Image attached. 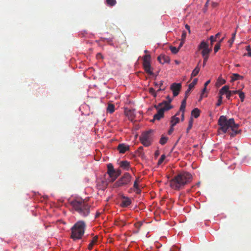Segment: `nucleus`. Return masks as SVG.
<instances>
[{
	"instance_id": "nucleus-1",
	"label": "nucleus",
	"mask_w": 251,
	"mask_h": 251,
	"mask_svg": "<svg viewBox=\"0 0 251 251\" xmlns=\"http://www.w3.org/2000/svg\"><path fill=\"white\" fill-rule=\"evenodd\" d=\"M193 179L192 175L187 172H182L175 176L169 181L170 186L175 190L178 191L184 188Z\"/></svg>"
},
{
	"instance_id": "nucleus-2",
	"label": "nucleus",
	"mask_w": 251,
	"mask_h": 251,
	"mask_svg": "<svg viewBox=\"0 0 251 251\" xmlns=\"http://www.w3.org/2000/svg\"><path fill=\"white\" fill-rule=\"evenodd\" d=\"M218 124L220 126L219 130H221L223 133H226L229 128H231L232 131L237 130L239 125L235 123L233 118L227 120L226 116H221L218 119Z\"/></svg>"
},
{
	"instance_id": "nucleus-3",
	"label": "nucleus",
	"mask_w": 251,
	"mask_h": 251,
	"mask_svg": "<svg viewBox=\"0 0 251 251\" xmlns=\"http://www.w3.org/2000/svg\"><path fill=\"white\" fill-rule=\"evenodd\" d=\"M75 211L81 216L85 217L90 213V206L82 200H74L70 202Z\"/></svg>"
},
{
	"instance_id": "nucleus-4",
	"label": "nucleus",
	"mask_w": 251,
	"mask_h": 251,
	"mask_svg": "<svg viewBox=\"0 0 251 251\" xmlns=\"http://www.w3.org/2000/svg\"><path fill=\"white\" fill-rule=\"evenodd\" d=\"M86 224L84 222L79 221L76 222L71 228V238L74 240L80 239L83 236Z\"/></svg>"
},
{
	"instance_id": "nucleus-5",
	"label": "nucleus",
	"mask_w": 251,
	"mask_h": 251,
	"mask_svg": "<svg viewBox=\"0 0 251 251\" xmlns=\"http://www.w3.org/2000/svg\"><path fill=\"white\" fill-rule=\"evenodd\" d=\"M132 176L128 173H126L118 181L114 184V187H118L124 185H128L131 182Z\"/></svg>"
},
{
	"instance_id": "nucleus-6",
	"label": "nucleus",
	"mask_w": 251,
	"mask_h": 251,
	"mask_svg": "<svg viewBox=\"0 0 251 251\" xmlns=\"http://www.w3.org/2000/svg\"><path fill=\"white\" fill-rule=\"evenodd\" d=\"M140 140L144 146L149 147L150 146L152 142L151 131H148L143 133L140 137Z\"/></svg>"
},
{
	"instance_id": "nucleus-7",
	"label": "nucleus",
	"mask_w": 251,
	"mask_h": 251,
	"mask_svg": "<svg viewBox=\"0 0 251 251\" xmlns=\"http://www.w3.org/2000/svg\"><path fill=\"white\" fill-rule=\"evenodd\" d=\"M165 106L159 107L158 108V111L153 116V119L151 120V122H153L155 120H160L161 118L164 117V113L166 111H168L173 108V106H170L168 104H166Z\"/></svg>"
},
{
	"instance_id": "nucleus-8",
	"label": "nucleus",
	"mask_w": 251,
	"mask_h": 251,
	"mask_svg": "<svg viewBox=\"0 0 251 251\" xmlns=\"http://www.w3.org/2000/svg\"><path fill=\"white\" fill-rule=\"evenodd\" d=\"M181 84L180 83H173L170 86V89L172 91L173 96L174 97L177 96L179 94L181 89Z\"/></svg>"
},
{
	"instance_id": "nucleus-9",
	"label": "nucleus",
	"mask_w": 251,
	"mask_h": 251,
	"mask_svg": "<svg viewBox=\"0 0 251 251\" xmlns=\"http://www.w3.org/2000/svg\"><path fill=\"white\" fill-rule=\"evenodd\" d=\"M166 99H167V101L166 100H164L162 102H160L159 103L158 105H155L154 106V107L156 108V109H158L159 108V107H162V106H166V104H168L169 106H172L171 104H170V103L171 102V101H172V99L169 96H167L166 97Z\"/></svg>"
},
{
	"instance_id": "nucleus-10",
	"label": "nucleus",
	"mask_w": 251,
	"mask_h": 251,
	"mask_svg": "<svg viewBox=\"0 0 251 251\" xmlns=\"http://www.w3.org/2000/svg\"><path fill=\"white\" fill-rule=\"evenodd\" d=\"M131 203V200L125 196H122L120 206L122 207H126Z\"/></svg>"
},
{
	"instance_id": "nucleus-11",
	"label": "nucleus",
	"mask_w": 251,
	"mask_h": 251,
	"mask_svg": "<svg viewBox=\"0 0 251 251\" xmlns=\"http://www.w3.org/2000/svg\"><path fill=\"white\" fill-rule=\"evenodd\" d=\"M151 55L149 54L145 55L143 58L144 68H149L151 66Z\"/></svg>"
},
{
	"instance_id": "nucleus-12",
	"label": "nucleus",
	"mask_w": 251,
	"mask_h": 251,
	"mask_svg": "<svg viewBox=\"0 0 251 251\" xmlns=\"http://www.w3.org/2000/svg\"><path fill=\"white\" fill-rule=\"evenodd\" d=\"M158 61L161 64L169 63L170 59L169 56L165 55H160L157 57Z\"/></svg>"
},
{
	"instance_id": "nucleus-13",
	"label": "nucleus",
	"mask_w": 251,
	"mask_h": 251,
	"mask_svg": "<svg viewBox=\"0 0 251 251\" xmlns=\"http://www.w3.org/2000/svg\"><path fill=\"white\" fill-rule=\"evenodd\" d=\"M129 149L128 146H126L124 144H120L117 147V150L121 153H124Z\"/></svg>"
},
{
	"instance_id": "nucleus-14",
	"label": "nucleus",
	"mask_w": 251,
	"mask_h": 251,
	"mask_svg": "<svg viewBox=\"0 0 251 251\" xmlns=\"http://www.w3.org/2000/svg\"><path fill=\"white\" fill-rule=\"evenodd\" d=\"M120 166L126 170H128L130 168V163L127 161H122L120 163Z\"/></svg>"
},
{
	"instance_id": "nucleus-15",
	"label": "nucleus",
	"mask_w": 251,
	"mask_h": 251,
	"mask_svg": "<svg viewBox=\"0 0 251 251\" xmlns=\"http://www.w3.org/2000/svg\"><path fill=\"white\" fill-rule=\"evenodd\" d=\"M107 174H108L109 177L111 178L112 176L115 173V170L113 168V166L112 164L109 163L107 164Z\"/></svg>"
},
{
	"instance_id": "nucleus-16",
	"label": "nucleus",
	"mask_w": 251,
	"mask_h": 251,
	"mask_svg": "<svg viewBox=\"0 0 251 251\" xmlns=\"http://www.w3.org/2000/svg\"><path fill=\"white\" fill-rule=\"evenodd\" d=\"M230 94H238L241 101L243 102L244 100V99L245 97V94H244V93L242 92L240 90H234L232 92H230Z\"/></svg>"
},
{
	"instance_id": "nucleus-17",
	"label": "nucleus",
	"mask_w": 251,
	"mask_h": 251,
	"mask_svg": "<svg viewBox=\"0 0 251 251\" xmlns=\"http://www.w3.org/2000/svg\"><path fill=\"white\" fill-rule=\"evenodd\" d=\"M98 236H95V237H93V239L92 240L90 243L88 245V248L89 250H91L93 249L94 245L97 243V242L98 241Z\"/></svg>"
},
{
	"instance_id": "nucleus-18",
	"label": "nucleus",
	"mask_w": 251,
	"mask_h": 251,
	"mask_svg": "<svg viewBox=\"0 0 251 251\" xmlns=\"http://www.w3.org/2000/svg\"><path fill=\"white\" fill-rule=\"evenodd\" d=\"M229 91V86L227 85H225L220 90L219 94L222 96L225 94L226 95L227 93H228Z\"/></svg>"
},
{
	"instance_id": "nucleus-19",
	"label": "nucleus",
	"mask_w": 251,
	"mask_h": 251,
	"mask_svg": "<svg viewBox=\"0 0 251 251\" xmlns=\"http://www.w3.org/2000/svg\"><path fill=\"white\" fill-rule=\"evenodd\" d=\"M121 174V170L119 169L116 171L115 170V173L114 175L111 177V181H114Z\"/></svg>"
},
{
	"instance_id": "nucleus-20",
	"label": "nucleus",
	"mask_w": 251,
	"mask_h": 251,
	"mask_svg": "<svg viewBox=\"0 0 251 251\" xmlns=\"http://www.w3.org/2000/svg\"><path fill=\"white\" fill-rule=\"evenodd\" d=\"M208 48V45L204 41H202L198 47L199 50H205V49H206Z\"/></svg>"
},
{
	"instance_id": "nucleus-21",
	"label": "nucleus",
	"mask_w": 251,
	"mask_h": 251,
	"mask_svg": "<svg viewBox=\"0 0 251 251\" xmlns=\"http://www.w3.org/2000/svg\"><path fill=\"white\" fill-rule=\"evenodd\" d=\"M200 114V110L198 108H196L192 111L191 115L195 118H197L198 117H199Z\"/></svg>"
},
{
	"instance_id": "nucleus-22",
	"label": "nucleus",
	"mask_w": 251,
	"mask_h": 251,
	"mask_svg": "<svg viewBox=\"0 0 251 251\" xmlns=\"http://www.w3.org/2000/svg\"><path fill=\"white\" fill-rule=\"evenodd\" d=\"M243 78V76L239 75L238 74H233L231 76V81H234L235 80L242 79Z\"/></svg>"
},
{
	"instance_id": "nucleus-23",
	"label": "nucleus",
	"mask_w": 251,
	"mask_h": 251,
	"mask_svg": "<svg viewBox=\"0 0 251 251\" xmlns=\"http://www.w3.org/2000/svg\"><path fill=\"white\" fill-rule=\"evenodd\" d=\"M179 121V119L178 117H176V116H173L171 120V123L172 126H176Z\"/></svg>"
},
{
	"instance_id": "nucleus-24",
	"label": "nucleus",
	"mask_w": 251,
	"mask_h": 251,
	"mask_svg": "<svg viewBox=\"0 0 251 251\" xmlns=\"http://www.w3.org/2000/svg\"><path fill=\"white\" fill-rule=\"evenodd\" d=\"M126 115L128 117V119L131 121H133L134 119L135 116L134 115L133 111L131 110L126 111Z\"/></svg>"
},
{
	"instance_id": "nucleus-25",
	"label": "nucleus",
	"mask_w": 251,
	"mask_h": 251,
	"mask_svg": "<svg viewBox=\"0 0 251 251\" xmlns=\"http://www.w3.org/2000/svg\"><path fill=\"white\" fill-rule=\"evenodd\" d=\"M186 100L187 99H184L181 102V104L179 109L180 111H181L182 112H185V109L186 105Z\"/></svg>"
},
{
	"instance_id": "nucleus-26",
	"label": "nucleus",
	"mask_w": 251,
	"mask_h": 251,
	"mask_svg": "<svg viewBox=\"0 0 251 251\" xmlns=\"http://www.w3.org/2000/svg\"><path fill=\"white\" fill-rule=\"evenodd\" d=\"M115 110V107L113 104L109 103L107 107V112L112 113Z\"/></svg>"
},
{
	"instance_id": "nucleus-27",
	"label": "nucleus",
	"mask_w": 251,
	"mask_h": 251,
	"mask_svg": "<svg viewBox=\"0 0 251 251\" xmlns=\"http://www.w3.org/2000/svg\"><path fill=\"white\" fill-rule=\"evenodd\" d=\"M200 70V68L198 65L193 71V72L191 74V78H192L193 77L196 76L199 73Z\"/></svg>"
},
{
	"instance_id": "nucleus-28",
	"label": "nucleus",
	"mask_w": 251,
	"mask_h": 251,
	"mask_svg": "<svg viewBox=\"0 0 251 251\" xmlns=\"http://www.w3.org/2000/svg\"><path fill=\"white\" fill-rule=\"evenodd\" d=\"M211 51V49L208 48L205 49V50H201V55L202 56H209V54Z\"/></svg>"
},
{
	"instance_id": "nucleus-29",
	"label": "nucleus",
	"mask_w": 251,
	"mask_h": 251,
	"mask_svg": "<svg viewBox=\"0 0 251 251\" xmlns=\"http://www.w3.org/2000/svg\"><path fill=\"white\" fill-rule=\"evenodd\" d=\"M105 2L106 4L110 6H113L116 4V0H105Z\"/></svg>"
},
{
	"instance_id": "nucleus-30",
	"label": "nucleus",
	"mask_w": 251,
	"mask_h": 251,
	"mask_svg": "<svg viewBox=\"0 0 251 251\" xmlns=\"http://www.w3.org/2000/svg\"><path fill=\"white\" fill-rule=\"evenodd\" d=\"M235 36H236V32L232 33V38L230 39H229L228 41V42L230 44V46L232 45L233 43L234 42V41L235 38Z\"/></svg>"
},
{
	"instance_id": "nucleus-31",
	"label": "nucleus",
	"mask_w": 251,
	"mask_h": 251,
	"mask_svg": "<svg viewBox=\"0 0 251 251\" xmlns=\"http://www.w3.org/2000/svg\"><path fill=\"white\" fill-rule=\"evenodd\" d=\"M168 138L164 136H162L160 139L159 143L161 145H164L167 141Z\"/></svg>"
},
{
	"instance_id": "nucleus-32",
	"label": "nucleus",
	"mask_w": 251,
	"mask_h": 251,
	"mask_svg": "<svg viewBox=\"0 0 251 251\" xmlns=\"http://www.w3.org/2000/svg\"><path fill=\"white\" fill-rule=\"evenodd\" d=\"M170 49L171 52L174 54H176V53L178 52L179 50L178 48H176V47L173 46H170Z\"/></svg>"
},
{
	"instance_id": "nucleus-33",
	"label": "nucleus",
	"mask_w": 251,
	"mask_h": 251,
	"mask_svg": "<svg viewBox=\"0 0 251 251\" xmlns=\"http://www.w3.org/2000/svg\"><path fill=\"white\" fill-rule=\"evenodd\" d=\"M165 158H166V156L165 154L161 155L160 158H159V159L158 161L157 165H161L162 163V162L164 161V160H165Z\"/></svg>"
},
{
	"instance_id": "nucleus-34",
	"label": "nucleus",
	"mask_w": 251,
	"mask_h": 251,
	"mask_svg": "<svg viewBox=\"0 0 251 251\" xmlns=\"http://www.w3.org/2000/svg\"><path fill=\"white\" fill-rule=\"evenodd\" d=\"M197 82H198V79L195 78L193 80V82L189 85V87L190 89H193L194 87V86H195V85L197 83Z\"/></svg>"
},
{
	"instance_id": "nucleus-35",
	"label": "nucleus",
	"mask_w": 251,
	"mask_h": 251,
	"mask_svg": "<svg viewBox=\"0 0 251 251\" xmlns=\"http://www.w3.org/2000/svg\"><path fill=\"white\" fill-rule=\"evenodd\" d=\"M138 183L139 182H137V181H135L134 182L133 187L136 189L137 193H140L141 192V190L139 187Z\"/></svg>"
},
{
	"instance_id": "nucleus-36",
	"label": "nucleus",
	"mask_w": 251,
	"mask_h": 251,
	"mask_svg": "<svg viewBox=\"0 0 251 251\" xmlns=\"http://www.w3.org/2000/svg\"><path fill=\"white\" fill-rule=\"evenodd\" d=\"M144 69L145 71H146V72L147 73H148V74H149L150 75H153V72L151 70V66L149 67V68H144Z\"/></svg>"
},
{
	"instance_id": "nucleus-37",
	"label": "nucleus",
	"mask_w": 251,
	"mask_h": 251,
	"mask_svg": "<svg viewBox=\"0 0 251 251\" xmlns=\"http://www.w3.org/2000/svg\"><path fill=\"white\" fill-rule=\"evenodd\" d=\"M149 92L153 96V97L155 98L156 97V92L153 88H150L149 89Z\"/></svg>"
},
{
	"instance_id": "nucleus-38",
	"label": "nucleus",
	"mask_w": 251,
	"mask_h": 251,
	"mask_svg": "<svg viewBox=\"0 0 251 251\" xmlns=\"http://www.w3.org/2000/svg\"><path fill=\"white\" fill-rule=\"evenodd\" d=\"M241 132V130H234V131H232V132L230 133V135L231 137H233L235 136H236L237 134H238Z\"/></svg>"
},
{
	"instance_id": "nucleus-39",
	"label": "nucleus",
	"mask_w": 251,
	"mask_h": 251,
	"mask_svg": "<svg viewBox=\"0 0 251 251\" xmlns=\"http://www.w3.org/2000/svg\"><path fill=\"white\" fill-rule=\"evenodd\" d=\"M246 50L248 51V53L245 54V55H248V56L251 57V48L250 46L246 47Z\"/></svg>"
},
{
	"instance_id": "nucleus-40",
	"label": "nucleus",
	"mask_w": 251,
	"mask_h": 251,
	"mask_svg": "<svg viewBox=\"0 0 251 251\" xmlns=\"http://www.w3.org/2000/svg\"><path fill=\"white\" fill-rule=\"evenodd\" d=\"M222 99H223L222 96L220 95L219 96L218 101L216 104L217 106H219L221 104L222 102Z\"/></svg>"
},
{
	"instance_id": "nucleus-41",
	"label": "nucleus",
	"mask_w": 251,
	"mask_h": 251,
	"mask_svg": "<svg viewBox=\"0 0 251 251\" xmlns=\"http://www.w3.org/2000/svg\"><path fill=\"white\" fill-rule=\"evenodd\" d=\"M221 47V44L220 43H217L214 47V50L215 52H217L218 50L220 49Z\"/></svg>"
},
{
	"instance_id": "nucleus-42",
	"label": "nucleus",
	"mask_w": 251,
	"mask_h": 251,
	"mask_svg": "<svg viewBox=\"0 0 251 251\" xmlns=\"http://www.w3.org/2000/svg\"><path fill=\"white\" fill-rule=\"evenodd\" d=\"M192 89H190L189 87L188 88V89L187 90V91L185 92V98L184 99H187L188 97L189 96L190 93V92H191V90Z\"/></svg>"
},
{
	"instance_id": "nucleus-43",
	"label": "nucleus",
	"mask_w": 251,
	"mask_h": 251,
	"mask_svg": "<svg viewBox=\"0 0 251 251\" xmlns=\"http://www.w3.org/2000/svg\"><path fill=\"white\" fill-rule=\"evenodd\" d=\"M192 125H193V120H192V119H191L189 121V125H188V126L187 129V132H188L189 130L191 129V128L192 127Z\"/></svg>"
},
{
	"instance_id": "nucleus-44",
	"label": "nucleus",
	"mask_w": 251,
	"mask_h": 251,
	"mask_svg": "<svg viewBox=\"0 0 251 251\" xmlns=\"http://www.w3.org/2000/svg\"><path fill=\"white\" fill-rule=\"evenodd\" d=\"M203 58V66H204L208 59L209 56H202Z\"/></svg>"
},
{
	"instance_id": "nucleus-45",
	"label": "nucleus",
	"mask_w": 251,
	"mask_h": 251,
	"mask_svg": "<svg viewBox=\"0 0 251 251\" xmlns=\"http://www.w3.org/2000/svg\"><path fill=\"white\" fill-rule=\"evenodd\" d=\"M186 37V32L185 31H183L181 35V40L185 41V39Z\"/></svg>"
},
{
	"instance_id": "nucleus-46",
	"label": "nucleus",
	"mask_w": 251,
	"mask_h": 251,
	"mask_svg": "<svg viewBox=\"0 0 251 251\" xmlns=\"http://www.w3.org/2000/svg\"><path fill=\"white\" fill-rule=\"evenodd\" d=\"M233 91H229L228 93L226 94V97L228 100L230 99V98L233 96L234 94H230V92H232Z\"/></svg>"
},
{
	"instance_id": "nucleus-47",
	"label": "nucleus",
	"mask_w": 251,
	"mask_h": 251,
	"mask_svg": "<svg viewBox=\"0 0 251 251\" xmlns=\"http://www.w3.org/2000/svg\"><path fill=\"white\" fill-rule=\"evenodd\" d=\"M142 222H138V223L135 224V227L138 229L140 228V227L142 226Z\"/></svg>"
},
{
	"instance_id": "nucleus-48",
	"label": "nucleus",
	"mask_w": 251,
	"mask_h": 251,
	"mask_svg": "<svg viewBox=\"0 0 251 251\" xmlns=\"http://www.w3.org/2000/svg\"><path fill=\"white\" fill-rule=\"evenodd\" d=\"M209 39L211 42H214L216 41L217 39L214 36H211L209 37Z\"/></svg>"
},
{
	"instance_id": "nucleus-49",
	"label": "nucleus",
	"mask_w": 251,
	"mask_h": 251,
	"mask_svg": "<svg viewBox=\"0 0 251 251\" xmlns=\"http://www.w3.org/2000/svg\"><path fill=\"white\" fill-rule=\"evenodd\" d=\"M173 127L174 126H172L171 125V128H170V129L168 131V134H171L173 132V131H174V128Z\"/></svg>"
},
{
	"instance_id": "nucleus-50",
	"label": "nucleus",
	"mask_w": 251,
	"mask_h": 251,
	"mask_svg": "<svg viewBox=\"0 0 251 251\" xmlns=\"http://www.w3.org/2000/svg\"><path fill=\"white\" fill-rule=\"evenodd\" d=\"M184 41H181L180 44H179V47L178 48V50L183 46V45L184 44Z\"/></svg>"
},
{
	"instance_id": "nucleus-51",
	"label": "nucleus",
	"mask_w": 251,
	"mask_h": 251,
	"mask_svg": "<svg viewBox=\"0 0 251 251\" xmlns=\"http://www.w3.org/2000/svg\"><path fill=\"white\" fill-rule=\"evenodd\" d=\"M185 28L188 30L189 32L190 33L191 32V30H190V27L189 25H188L187 24H186L185 25Z\"/></svg>"
},
{
	"instance_id": "nucleus-52",
	"label": "nucleus",
	"mask_w": 251,
	"mask_h": 251,
	"mask_svg": "<svg viewBox=\"0 0 251 251\" xmlns=\"http://www.w3.org/2000/svg\"><path fill=\"white\" fill-rule=\"evenodd\" d=\"M221 35V33L220 32L217 33L215 36L214 37L217 39L218 38H219L220 37V36Z\"/></svg>"
},
{
	"instance_id": "nucleus-53",
	"label": "nucleus",
	"mask_w": 251,
	"mask_h": 251,
	"mask_svg": "<svg viewBox=\"0 0 251 251\" xmlns=\"http://www.w3.org/2000/svg\"><path fill=\"white\" fill-rule=\"evenodd\" d=\"M210 83V80H207L205 83H204V87H206V86H207V85Z\"/></svg>"
},
{
	"instance_id": "nucleus-54",
	"label": "nucleus",
	"mask_w": 251,
	"mask_h": 251,
	"mask_svg": "<svg viewBox=\"0 0 251 251\" xmlns=\"http://www.w3.org/2000/svg\"><path fill=\"white\" fill-rule=\"evenodd\" d=\"M182 114H181V120L182 121H183L184 119V112H182Z\"/></svg>"
},
{
	"instance_id": "nucleus-55",
	"label": "nucleus",
	"mask_w": 251,
	"mask_h": 251,
	"mask_svg": "<svg viewBox=\"0 0 251 251\" xmlns=\"http://www.w3.org/2000/svg\"><path fill=\"white\" fill-rule=\"evenodd\" d=\"M163 83V81H161L160 82L159 84V87H161L162 86Z\"/></svg>"
},
{
	"instance_id": "nucleus-56",
	"label": "nucleus",
	"mask_w": 251,
	"mask_h": 251,
	"mask_svg": "<svg viewBox=\"0 0 251 251\" xmlns=\"http://www.w3.org/2000/svg\"><path fill=\"white\" fill-rule=\"evenodd\" d=\"M180 112H181V111H180V110H179V111H178V112L176 113V114L175 115V116H176H176H178V115H179L180 114Z\"/></svg>"
},
{
	"instance_id": "nucleus-57",
	"label": "nucleus",
	"mask_w": 251,
	"mask_h": 251,
	"mask_svg": "<svg viewBox=\"0 0 251 251\" xmlns=\"http://www.w3.org/2000/svg\"><path fill=\"white\" fill-rule=\"evenodd\" d=\"M164 90V88H163V89H161V87H160V88L157 90V92H159V91H162V90Z\"/></svg>"
},
{
	"instance_id": "nucleus-58",
	"label": "nucleus",
	"mask_w": 251,
	"mask_h": 251,
	"mask_svg": "<svg viewBox=\"0 0 251 251\" xmlns=\"http://www.w3.org/2000/svg\"><path fill=\"white\" fill-rule=\"evenodd\" d=\"M143 150V147H142V146L138 148V150H139V151H142V150Z\"/></svg>"
},
{
	"instance_id": "nucleus-59",
	"label": "nucleus",
	"mask_w": 251,
	"mask_h": 251,
	"mask_svg": "<svg viewBox=\"0 0 251 251\" xmlns=\"http://www.w3.org/2000/svg\"><path fill=\"white\" fill-rule=\"evenodd\" d=\"M206 87H204V88L202 90V94L204 93V92L206 91Z\"/></svg>"
},
{
	"instance_id": "nucleus-60",
	"label": "nucleus",
	"mask_w": 251,
	"mask_h": 251,
	"mask_svg": "<svg viewBox=\"0 0 251 251\" xmlns=\"http://www.w3.org/2000/svg\"><path fill=\"white\" fill-rule=\"evenodd\" d=\"M224 37L222 38V39L219 41V43H220V44H221V43L222 42H223V41L224 40Z\"/></svg>"
},
{
	"instance_id": "nucleus-61",
	"label": "nucleus",
	"mask_w": 251,
	"mask_h": 251,
	"mask_svg": "<svg viewBox=\"0 0 251 251\" xmlns=\"http://www.w3.org/2000/svg\"><path fill=\"white\" fill-rule=\"evenodd\" d=\"M221 82L222 84H224L226 82V80L223 79H221Z\"/></svg>"
},
{
	"instance_id": "nucleus-62",
	"label": "nucleus",
	"mask_w": 251,
	"mask_h": 251,
	"mask_svg": "<svg viewBox=\"0 0 251 251\" xmlns=\"http://www.w3.org/2000/svg\"><path fill=\"white\" fill-rule=\"evenodd\" d=\"M100 214V213H97L96 214V216H95V217H96V218L98 217L99 216Z\"/></svg>"
},
{
	"instance_id": "nucleus-63",
	"label": "nucleus",
	"mask_w": 251,
	"mask_h": 251,
	"mask_svg": "<svg viewBox=\"0 0 251 251\" xmlns=\"http://www.w3.org/2000/svg\"><path fill=\"white\" fill-rule=\"evenodd\" d=\"M101 57V54L100 53H99L97 54V57Z\"/></svg>"
},
{
	"instance_id": "nucleus-64",
	"label": "nucleus",
	"mask_w": 251,
	"mask_h": 251,
	"mask_svg": "<svg viewBox=\"0 0 251 251\" xmlns=\"http://www.w3.org/2000/svg\"><path fill=\"white\" fill-rule=\"evenodd\" d=\"M158 155V151H156L155 153V155L157 156Z\"/></svg>"
}]
</instances>
